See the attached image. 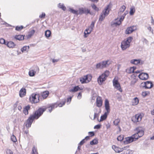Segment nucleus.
Returning <instances> with one entry per match:
<instances>
[{
    "mask_svg": "<svg viewBox=\"0 0 154 154\" xmlns=\"http://www.w3.org/2000/svg\"><path fill=\"white\" fill-rule=\"evenodd\" d=\"M45 109L39 108L32 115L30 116L26 121V126L28 128L31 126L33 121L38 119L43 113Z\"/></svg>",
    "mask_w": 154,
    "mask_h": 154,
    "instance_id": "1",
    "label": "nucleus"
},
{
    "mask_svg": "<svg viewBox=\"0 0 154 154\" xmlns=\"http://www.w3.org/2000/svg\"><path fill=\"white\" fill-rule=\"evenodd\" d=\"M109 71L106 70L103 73L99 76L97 78V81L100 85H102L103 82L106 80L107 77L109 75Z\"/></svg>",
    "mask_w": 154,
    "mask_h": 154,
    "instance_id": "2",
    "label": "nucleus"
},
{
    "mask_svg": "<svg viewBox=\"0 0 154 154\" xmlns=\"http://www.w3.org/2000/svg\"><path fill=\"white\" fill-rule=\"evenodd\" d=\"M133 38L132 37H129L125 39L121 43V48L123 50H125L129 48L130 46V44Z\"/></svg>",
    "mask_w": 154,
    "mask_h": 154,
    "instance_id": "3",
    "label": "nucleus"
},
{
    "mask_svg": "<svg viewBox=\"0 0 154 154\" xmlns=\"http://www.w3.org/2000/svg\"><path fill=\"white\" fill-rule=\"evenodd\" d=\"M40 95L35 93H32L29 97L30 102L32 103H38L40 101Z\"/></svg>",
    "mask_w": 154,
    "mask_h": 154,
    "instance_id": "4",
    "label": "nucleus"
},
{
    "mask_svg": "<svg viewBox=\"0 0 154 154\" xmlns=\"http://www.w3.org/2000/svg\"><path fill=\"white\" fill-rule=\"evenodd\" d=\"M110 5V4L108 5L103 10L100 14L99 17V20L100 21H103L106 16H107L109 13Z\"/></svg>",
    "mask_w": 154,
    "mask_h": 154,
    "instance_id": "5",
    "label": "nucleus"
},
{
    "mask_svg": "<svg viewBox=\"0 0 154 154\" xmlns=\"http://www.w3.org/2000/svg\"><path fill=\"white\" fill-rule=\"evenodd\" d=\"M113 84L114 88L117 90L121 92L122 91L120 84L118 82V78L117 77H115L113 79Z\"/></svg>",
    "mask_w": 154,
    "mask_h": 154,
    "instance_id": "6",
    "label": "nucleus"
},
{
    "mask_svg": "<svg viewBox=\"0 0 154 154\" xmlns=\"http://www.w3.org/2000/svg\"><path fill=\"white\" fill-rule=\"evenodd\" d=\"M92 78L91 75L88 74L84 75L80 79V81L82 84L87 83L90 82Z\"/></svg>",
    "mask_w": 154,
    "mask_h": 154,
    "instance_id": "7",
    "label": "nucleus"
},
{
    "mask_svg": "<svg viewBox=\"0 0 154 154\" xmlns=\"http://www.w3.org/2000/svg\"><path fill=\"white\" fill-rule=\"evenodd\" d=\"M142 117V114L138 113L137 114L132 117V121L135 123L139 122L141 121Z\"/></svg>",
    "mask_w": 154,
    "mask_h": 154,
    "instance_id": "8",
    "label": "nucleus"
},
{
    "mask_svg": "<svg viewBox=\"0 0 154 154\" xmlns=\"http://www.w3.org/2000/svg\"><path fill=\"white\" fill-rule=\"evenodd\" d=\"M92 14V13L90 12V10L85 8H81L79 9L78 14Z\"/></svg>",
    "mask_w": 154,
    "mask_h": 154,
    "instance_id": "9",
    "label": "nucleus"
},
{
    "mask_svg": "<svg viewBox=\"0 0 154 154\" xmlns=\"http://www.w3.org/2000/svg\"><path fill=\"white\" fill-rule=\"evenodd\" d=\"M57 107V104L56 103H54L51 104L49 105L48 106L46 107H41L40 108L42 109H45V111L47 109H48L49 111L50 112H51L53 109L56 108Z\"/></svg>",
    "mask_w": 154,
    "mask_h": 154,
    "instance_id": "10",
    "label": "nucleus"
},
{
    "mask_svg": "<svg viewBox=\"0 0 154 154\" xmlns=\"http://www.w3.org/2000/svg\"><path fill=\"white\" fill-rule=\"evenodd\" d=\"M112 148L116 152L119 153L122 152L124 150H126L127 148H128L129 146H125L122 148H120L116 146L115 145L112 146Z\"/></svg>",
    "mask_w": 154,
    "mask_h": 154,
    "instance_id": "11",
    "label": "nucleus"
},
{
    "mask_svg": "<svg viewBox=\"0 0 154 154\" xmlns=\"http://www.w3.org/2000/svg\"><path fill=\"white\" fill-rule=\"evenodd\" d=\"M125 15L126 14H124L121 17L120 19L118 18L116 19L115 20V22L114 23V24L116 26L119 25H120L121 24L122 22L124 19Z\"/></svg>",
    "mask_w": 154,
    "mask_h": 154,
    "instance_id": "12",
    "label": "nucleus"
},
{
    "mask_svg": "<svg viewBox=\"0 0 154 154\" xmlns=\"http://www.w3.org/2000/svg\"><path fill=\"white\" fill-rule=\"evenodd\" d=\"M39 68L38 67L36 66L34 67V69L30 70L29 72V75L30 76H33L35 75L36 72H38Z\"/></svg>",
    "mask_w": 154,
    "mask_h": 154,
    "instance_id": "13",
    "label": "nucleus"
},
{
    "mask_svg": "<svg viewBox=\"0 0 154 154\" xmlns=\"http://www.w3.org/2000/svg\"><path fill=\"white\" fill-rule=\"evenodd\" d=\"M138 77L140 79L145 80L148 79L149 75L147 73L142 72L140 73Z\"/></svg>",
    "mask_w": 154,
    "mask_h": 154,
    "instance_id": "14",
    "label": "nucleus"
},
{
    "mask_svg": "<svg viewBox=\"0 0 154 154\" xmlns=\"http://www.w3.org/2000/svg\"><path fill=\"white\" fill-rule=\"evenodd\" d=\"M26 94V89L25 88H21L19 92V95L21 97H23L25 96Z\"/></svg>",
    "mask_w": 154,
    "mask_h": 154,
    "instance_id": "15",
    "label": "nucleus"
},
{
    "mask_svg": "<svg viewBox=\"0 0 154 154\" xmlns=\"http://www.w3.org/2000/svg\"><path fill=\"white\" fill-rule=\"evenodd\" d=\"M135 27L133 26H132L128 27L125 31V33L126 34H130L134 31L136 29Z\"/></svg>",
    "mask_w": 154,
    "mask_h": 154,
    "instance_id": "16",
    "label": "nucleus"
},
{
    "mask_svg": "<svg viewBox=\"0 0 154 154\" xmlns=\"http://www.w3.org/2000/svg\"><path fill=\"white\" fill-rule=\"evenodd\" d=\"M144 87L146 88H150L153 86V84L151 82L147 81L143 83Z\"/></svg>",
    "mask_w": 154,
    "mask_h": 154,
    "instance_id": "17",
    "label": "nucleus"
},
{
    "mask_svg": "<svg viewBox=\"0 0 154 154\" xmlns=\"http://www.w3.org/2000/svg\"><path fill=\"white\" fill-rule=\"evenodd\" d=\"M93 29L92 27L91 26H89L88 27V28L86 29L84 32L85 37H87L88 36L87 35L90 34L92 30Z\"/></svg>",
    "mask_w": 154,
    "mask_h": 154,
    "instance_id": "18",
    "label": "nucleus"
},
{
    "mask_svg": "<svg viewBox=\"0 0 154 154\" xmlns=\"http://www.w3.org/2000/svg\"><path fill=\"white\" fill-rule=\"evenodd\" d=\"M103 101L101 98L100 97H97L96 99L97 106L98 107H100L102 106Z\"/></svg>",
    "mask_w": 154,
    "mask_h": 154,
    "instance_id": "19",
    "label": "nucleus"
},
{
    "mask_svg": "<svg viewBox=\"0 0 154 154\" xmlns=\"http://www.w3.org/2000/svg\"><path fill=\"white\" fill-rule=\"evenodd\" d=\"M105 106L107 112L109 113L110 111L109 103L108 100L107 99L105 101Z\"/></svg>",
    "mask_w": 154,
    "mask_h": 154,
    "instance_id": "20",
    "label": "nucleus"
},
{
    "mask_svg": "<svg viewBox=\"0 0 154 154\" xmlns=\"http://www.w3.org/2000/svg\"><path fill=\"white\" fill-rule=\"evenodd\" d=\"M30 106L28 105L26 106L23 109V113L26 115H27L29 114L28 111L30 109Z\"/></svg>",
    "mask_w": 154,
    "mask_h": 154,
    "instance_id": "21",
    "label": "nucleus"
},
{
    "mask_svg": "<svg viewBox=\"0 0 154 154\" xmlns=\"http://www.w3.org/2000/svg\"><path fill=\"white\" fill-rule=\"evenodd\" d=\"M49 94L48 91H45L42 93L41 95L43 99H45L48 96Z\"/></svg>",
    "mask_w": 154,
    "mask_h": 154,
    "instance_id": "22",
    "label": "nucleus"
},
{
    "mask_svg": "<svg viewBox=\"0 0 154 154\" xmlns=\"http://www.w3.org/2000/svg\"><path fill=\"white\" fill-rule=\"evenodd\" d=\"M135 141L132 136L128 137L126 138L125 142L126 143L128 144Z\"/></svg>",
    "mask_w": 154,
    "mask_h": 154,
    "instance_id": "23",
    "label": "nucleus"
},
{
    "mask_svg": "<svg viewBox=\"0 0 154 154\" xmlns=\"http://www.w3.org/2000/svg\"><path fill=\"white\" fill-rule=\"evenodd\" d=\"M6 45L9 48H13L15 46V44L13 42L10 41L7 43Z\"/></svg>",
    "mask_w": 154,
    "mask_h": 154,
    "instance_id": "24",
    "label": "nucleus"
},
{
    "mask_svg": "<svg viewBox=\"0 0 154 154\" xmlns=\"http://www.w3.org/2000/svg\"><path fill=\"white\" fill-rule=\"evenodd\" d=\"M136 68L134 67H130L126 69V72L128 73H131L134 72Z\"/></svg>",
    "mask_w": 154,
    "mask_h": 154,
    "instance_id": "25",
    "label": "nucleus"
},
{
    "mask_svg": "<svg viewBox=\"0 0 154 154\" xmlns=\"http://www.w3.org/2000/svg\"><path fill=\"white\" fill-rule=\"evenodd\" d=\"M141 62V60L139 59H134L132 60L131 61V63L135 65H137L138 64H140Z\"/></svg>",
    "mask_w": 154,
    "mask_h": 154,
    "instance_id": "26",
    "label": "nucleus"
},
{
    "mask_svg": "<svg viewBox=\"0 0 154 154\" xmlns=\"http://www.w3.org/2000/svg\"><path fill=\"white\" fill-rule=\"evenodd\" d=\"M139 102L138 99L137 97H135L132 101V104L133 105H136Z\"/></svg>",
    "mask_w": 154,
    "mask_h": 154,
    "instance_id": "27",
    "label": "nucleus"
},
{
    "mask_svg": "<svg viewBox=\"0 0 154 154\" xmlns=\"http://www.w3.org/2000/svg\"><path fill=\"white\" fill-rule=\"evenodd\" d=\"M82 89H81L79 86H77L75 87L73 89L70 90L69 91L72 92H75L78 91L79 90H82Z\"/></svg>",
    "mask_w": 154,
    "mask_h": 154,
    "instance_id": "28",
    "label": "nucleus"
},
{
    "mask_svg": "<svg viewBox=\"0 0 154 154\" xmlns=\"http://www.w3.org/2000/svg\"><path fill=\"white\" fill-rule=\"evenodd\" d=\"M138 128H137L136 130H137V134L138 135L139 137H142L144 134V131L143 130H141L138 131Z\"/></svg>",
    "mask_w": 154,
    "mask_h": 154,
    "instance_id": "29",
    "label": "nucleus"
},
{
    "mask_svg": "<svg viewBox=\"0 0 154 154\" xmlns=\"http://www.w3.org/2000/svg\"><path fill=\"white\" fill-rule=\"evenodd\" d=\"M24 36L22 35H16L15 37V39L19 40H22L24 39Z\"/></svg>",
    "mask_w": 154,
    "mask_h": 154,
    "instance_id": "30",
    "label": "nucleus"
},
{
    "mask_svg": "<svg viewBox=\"0 0 154 154\" xmlns=\"http://www.w3.org/2000/svg\"><path fill=\"white\" fill-rule=\"evenodd\" d=\"M66 103V100H63L61 101L60 103H56L57 104V107L59 106L60 107H61L64 105Z\"/></svg>",
    "mask_w": 154,
    "mask_h": 154,
    "instance_id": "31",
    "label": "nucleus"
},
{
    "mask_svg": "<svg viewBox=\"0 0 154 154\" xmlns=\"http://www.w3.org/2000/svg\"><path fill=\"white\" fill-rule=\"evenodd\" d=\"M137 79L136 78L135 76H134V78L133 79H131L130 85H134L135 83H136L137 81Z\"/></svg>",
    "mask_w": 154,
    "mask_h": 154,
    "instance_id": "32",
    "label": "nucleus"
},
{
    "mask_svg": "<svg viewBox=\"0 0 154 154\" xmlns=\"http://www.w3.org/2000/svg\"><path fill=\"white\" fill-rule=\"evenodd\" d=\"M32 154H38L37 147L35 146H34L32 149Z\"/></svg>",
    "mask_w": 154,
    "mask_h": 154,
    "instance_id": "33",
    "label": "nucleus"
},
{
    "mask_svg": "<svg viewBox=\"0 0 154 154\" xmlns=\"http://www.w3.org/2000/svg\"><path fill=\"white\" fill-rule=\"evenodd\" d=\"M51 35V32L50 30H48L45 32V35L47 38L50 37Z\"/></svg>",
    "mask_w": 154,
    "mask_h": 154,
    "instance_id": "34",
    "label": "nucleus"
},
{
    "mask_svg": "<svg viewBox=\"0 0 154 154\" xmlns=\"http://www.w3.org/2000/svg\"><path fill=\"white\" fill-rule=\"evenodd\" d=\"M135 11V8L134 7H131L130 8V11L129 13L130 15H132L134 14Z\"/></svg>",
    "mask_w": 154,
    "mask_h": 154,
    "instance_id": "35",
    "label": "nucleus"
},
{
    "mask_svg": "<svg viewBox=\"0 0 154 154\" xmlns=\"http://www.w3.org/2000/svg\"><path fill=\"white\" fill-rule=\"evenodd\" d=\"M126 9V7L123 5H122L120 8V12H119V14H121V13H123Z\"/></svg>",
    "mask_w": 154,
    "mask_h": 154,
    "instance_id": "36",
    "label": "nucleus"
},
{
    "mask_svg": "<svg viewBox=\"0 0 154 154\" xmlns=\"http://www.w3.org/2000/svg\"><path fill=\"white\" fill-rule=\"evenodd\" d=\"M58 7L59 8L61 9L62 10L64 11L66 10V8L63 4L59 3L58 5Z\"/></svg>",
    "mask_w": 154,
    "mask_h": 154,
    "instance_id": "37",
    "label": "nucleus"
},
{
    "mask_svg": "<svg viewBox=\"0 0 154 154\" xmlns=\"http://www.w3.org/2000/svg\"><path fill=\"white\" fill-rule=\"evenodd\" d=\"M150 94V92L149 91H144L142 92V95L143 97H145L146 96L149 95Z\"/></svg>",
    "mask_w": 154,
    "mask_h": 154,
    "instance_id": "38",
    "label": "nucleus"
},
{
    "mask_svg": "<svg viewBox=\"0 0 154 154\" xmlns=\"http://www.w3.org/2000/svg\"><path fill=\"white\" fill-rule=\"evenodd\" d=\"M109 62L108 60L104 61L101 63L102 68H104L106 67L108 65V62Z\"/></svg>",
    "mask_w": 154,
    "mask_h": 154,
    "instance_id": "39",
    "label": "nucleus"
},
{
    "mask_svg": "<svg viewBox=\"0 0 154 154\" xmlns=\"http://www.w3.org/2000/svg\"><path fill=\"white\" fill-rule=\"evenodd\" d=\"M134 140L135 141L137 140L139 137L137 133H135L132 136Z\"/></svg>",
    "mask_w": 154,
    "mask_h": 154,
    "instance_id": "40",
    "label": "nucleus"
},
{
    "mask_svg": "<svg viewBox=\"0 0 154 154\" xmlns=\"http://www.w3.org/2000/svg\"><path fill=\"white\" fill-rule=\"evenodd\" d=\"M35 31L34 30H32L30 31L29 32L28 35V38H30L31 36L34 34Z\"/></svg>",
    "mask_w": 154,
    "mask_h": 154,
    "instance_id": "41",
    "label": "nucleus"
},
{
    "mask_svg": "<svg viewBox=\"0 0 154 154\" xmlns=\"http://www.w3.org/2000/svg\"><path fill=\"white\" fill-rule=\"evenodd\" d=\"M98 143V140L97 139H94L90 142V144L91 145L97 144Z\"/></svg>",
    "mask_w": 154,
    "mask_h": 154,
    "instance_id": "42",
    "label": "nucleus"
},
{
    "mask_svg": "<svg viewBox=\"0 0 154 154\" xmlns=\"http://www.w3.org/2000/svg\"><path fill=\"white\" fill-rule=\"evenodd\" d=\"M120 122V119H119L118 118L116 119L114 121L113 123L115 125L117 126V125H118Z\"/></svg>",
    "mask_w": 154,
    "mask_h": 154,
    "instance_id": "43",
    "label": "nucleus"
},
{
    "mask_svg": "<svg viewBox=\"0 0 154 154\" xmlns=\"http://www.w3.org/2000/svg\"><path fill=\"white\" fill-rule=\"evenodd\" d=\"M107 117V115L106 113L104 115L101 116L100 117V121H101L106 119Z\"/></svg>",
    "mask_w": 154,
    "mask_h": 154,
    "instance_id": "44",
    "label": "nucleus"
},
{
    "mask_svg": "<svg viewBox=\"0 0 154 154\" xmlns=\"http://www.w3.org/2000/svg\"><path fill=\"white\" fill-rule=\"evenodd\" d=\"M69 11H70L72 13L78 15V11H76L75 10H73V9L70 8L69 9Z\"/></svg>",
    "mask_w": 154,
    "mask_h": 154,
    "instance_id": "45",
    "label": "nucleus"
},
{
    "mask_svg": "<svg viewBox=\"0 0 154 154\" xmlns=\"http://www.w3.org/2000/svg\"><path fill=\"white\" fill-rule=\"evenodd\" d=\"M29 46H25L23 47L21 49V51L22 52L26 51L27 50H29Z\"/></svg>",
    "mask_w": 154,
    "mask_h": 154,
    "instance_id": "46",
    "label": "nucleus"
},
{
    "mask_svg": "<svg viewBox=\"0 0 154 154\" xmlns=\"http://www.w3.org/2000/svg\"><path fill=\"white\" fill-rule=\"evenodd\" d=\"M92 8L96 11H98L99 10V8H97L96 6L94 4H93L91 5Z\"/></svg>",
    "mask_w": 154,
    "mask_h": 154,
    "instance_id": "47",
    "label": "nucleus"
},
{
    "mask_svg": "<svg viewBox=\"0 0 154 154\" xmlns=\"http://www.w3.org/2000/svg\"><path fill=\"white\" fill-rule=\"evenodd\" d=\"M11 139L14 142H15L17 141L16 137L13 135L11 137Z\"/></svg>",
    "mask_w": 154,
    "mask_h": 154,
    "instance_id": "48",
    "label": "nucleus"
},
{
    "mask_svg": "<svg viewBox=\"0 0 154 154\" xmlns=\"http://www.w3.org/2000/svg\"><path fill=\"white\" fill-rule=\"evenodd\" d=\"M124 137L122 135L119 136L117 138V139L118 141H122Z\"/></svg>",
    "mask_w": 154,
    "mask_h": 154,
    "instance_id": "49",
    "label": "nucleus"
},
{
    "mask_svg": "<svg viewBox=\"0 0 154 154\" xmlns=\"http://www.w3.org/2000/svg\"><path fill=\"white\" fill-rule=\"evenodd\" d=\"M102 65L101 63H97L96 65V67L97 69L98 68H103L102 67Z\"/></svg>",
    "mask_w": 154,
    "mask_h": 154,
    "instance_id": "50",
    "label": "nucleus"
},
{
    "mask_svg": "<svg viewBox=\"0 0 154 154\" xmlns=\"http://www.w3.org/2000/svg\"><path fill=\"white\" fill-rule=\"evenodd\" d=\"M23 28L22 26H17L16 27V30L17 31H20Z\"/></svg>",
    "mask_w": 154,
    "mask_h": 154,
    "instance_id": "51",
    "label": "nucleus"
},
{
    "mask_svg": "<svg viewBox=\"0 0 154 154\" xmlns=\"http://www.w3.org/2000/svg\"><path fill=\"white\" fill-rule=\"evenodd\" d=\"M45 14L44 13H42V14L39 15V17L40 18L43 19L45 18Z\"/></svg>",
    "mask_w": 154,
    "mask_h": 154,
    "instance_id": "52",
    "label": "nucleus"
},
{
    "mask_svg": "<svg viewBox=\"0 0 154 154\" xmlns=\"http://www.w3.org/2000/svg\"><path fill=\"white\" fill-rule=\"evenodd\" d=\"M6 152L7 154H13V152L10 149H7Z\"/></svg>",
    "mask_w": 154,
    "mask_h": 154,
    "instance_id": "53",
    "label": "nucleus"
},
{
    "mask_svg": "<svg viewBox=\"0 0 154 154\" xmlns=\"http://www.w3.org/2000/svg\"><path fill=\"white\" fill-rule=\"evenodd\" d=\"M0 43L2 44H4L5 43V40L2 38L0 39Z\"/></svg>",
    "mask_w": 154,
    "mask_h": 154,
    "instance_id": "54",
    "label": "nucleus"
},
{
    "mask_svg": "<svg viewBox=\"0 0 154 154\" xmlns=\"http://www.w3.org/2000/svg\"><path fill=\"white\" fill-rule=\"evenodd\" d=\"M88 134L91 137H93L94 135V133L93 132H89Z\"/></svg>",
    "mask_w": 154,
    "mask_h": 154,
    "instance_id": "55",
    "label": "nucleus"
},
{
    "mask_svg": "<svg viewBox=\"0 0 154 154\" xmlns=\"http://www.w3.org/2000/svg\"><path fill=\"white\" fill-rule=\"evenodd\" d=\"M85 139H83L79 143V145H83L84 143L85 142Z\"/></svg>",
    "mask_w": 154,
    "mask_h": 154,
    "instance_id": "56",
    "label": "nucleus"
},
{
    "mask_svg": "<svg viewBox=\"0 0 154 154\" xmlns=\"http://www.w3.org/2000/svg\"><path fill=\"white\" fill-rule=\"evenodd\" d=\"M101 126V125H96L94 126V129H99L100 128Z\"/></svg>",
    "mask_w": 154,
    "mask_h": 154,
    "instance_id": "57",
    "label": "nucleus"
},
{
    "mask_svg": "<svg viewBox=\"0 0 154 154\" xmlns=\"http://www.w3.org/2000/svg\"><path fill=\"white\" fill-rule=\"evenodd\" d=\"M72 100V97H70L67 99V102H70Z\"/></svg>",
    "mask_w": 154,
    "mask_h": 154,
    "instance_id": "58",
    "label": "nucleus"
},
{
    "mask_svg": "<svg viewBox=\"0 0 154 154\" xmlns=\"http://www.w3.org/2000/svg\"><path fill=\"white\" fill-rule=\"evenodd\" d=\"M82 96V94L81 92H80L79 93L78 95V98L79 99H80L81 98Z\"/></svg>",
    "mask_w": 154,
    "mask_h": 154,
    "instance_id": "59",
    "label": "nucleus"
},
{
    "mask_svg": "<svg viewBox=\"0 0 154 154\" xmlns=\"http://www.w3.org/2000/svg\"><path fill=\"white\" fill-rule=\"evenodd\" d=\"M90 139V137L89 136H86L84 139H85V140L87 141V140Z\"/></svg>",
    "mask_w": 154,
    "mask_h": 154,
    "instance_id": "60",
    "label": "nucleus"
},
{
    "mask_svg": "<svg viewBox=\"0 0 154 154\" xmlns=\"http://www.w3.org/2000/svg\"><path fill=\"white\" fill-rule=\"evenodd\" d=\"M58 61V60H56L54 59L52 60V62L53 63L57 62Z\"/></svg>",
    "mask_w": 154,
    "mask_h": 154,
    "instance_id": "61",
    "label": "nucleus"
},
{
    "mask_svg": "<svg viewBox=\"0 0 154 154\" xmlns=\"http://www.w3.org/2000/svg\"><path fill=\"white\" fill-rule=\"evenodd\" d=\"M97 116V114L96 113H95L94 114V119H95L96 118Z\"/></svg>",
    "mask_w": 154,
    "mask_h": 154,
    "instance_id": "62",
    "label": "nucleus"
},
{
    "mask_svg": "<svg viewBox=\"0 0 154 154\" xmlns=\"http://www.w3.org/2000/svg\"><path fill=\"white\" fill-rule=\"evenodd\" d=\"M22 109V107L21 106H18V109L19 110H20Z\"/></svg>",
    "mask_w": 154,
    "mask_h": 154,
    "instance_id": "63",
    "label": "nucleus"
},
{
    "mask_svg": "<svg viewBox=\"0 0 154 154\" xmlns=\"http://www.w3.org/2000/svg\"><path fill=\"white\" fill-rule=\"evenodd\" d=\"M151 112L152 115H154V109L151 111Z\"/></svg>",
    "mask_w": 154,
    "mask_h": 154,
    "instance_id": "64",
    "label": "nucleus"
}]
</instances>
